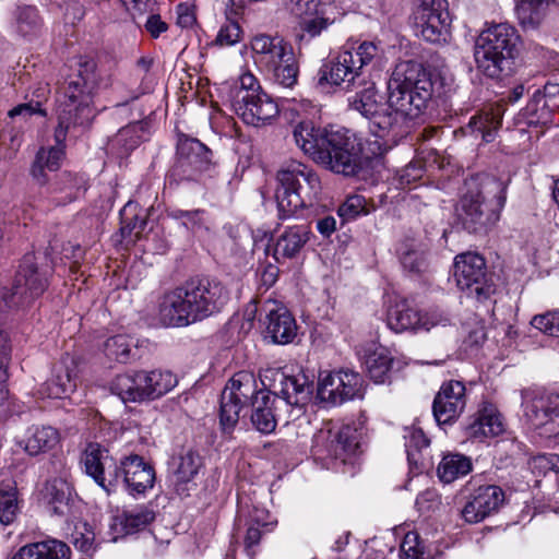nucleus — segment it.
Here are the masks:
<instances>
[{"label":"nucleus","mask_w":559,"mask_h":559,"mask_svg":"<svg viewBox=\"0 0 559 559\" xmlns=\"http://www.w3.org/2000/svg\"><path fill=\"white\" fill-rule=\"evenodd\" d=\"M145 29L153 38H158L159 35L168 29L166 22L162 21L157 14H152L145 22Z\"/></svg>","instance_id":"nucleus-59"},{"label":"nucleus","mask_w":559,"mask_h":559,"mask_svg":"<svg viewBox=\"0 0 559 559\" xmlns=\"http://www.w3.org/2000/svg\"><path fill=\"white\" fill-rule=\"evenodd\" d=\"M177 24L180 27L189 28L195 23V16L188 4H179L177 8Z\"/></svg>","instance_id":"nucleus-61"},{"label":"nucleus","mask_w":559,"mask_h":559,"mask_svg":"<svg viewBox=\"0 0 559 559\" xmlns=\"http://www.w3.org/2000/svg\"><path fill=\"white\" fill-rule=\"evenodd\" d=\"M420 36L429 43H439L448 33L450 13L447 0H419L414 12Z\"/></svg>","instance_id":"nucleus-17"},{"label":"nucleus","mask_w":559,"mask_h":559,"mask_svg":"<svg viewBox=\"0 0 559 559\" xmlns=\"http://www.w3.org/2000/svg\"><path fill=\"white\" fill-rule=\"evenodd\" d=\"M136 205L128 202L120 212L121 216V227L120 233L122 238H131L134 235L135 238H139L140 234L144 230L146 221L143 217H140L135 213Z\"/></svg>","instance_id":"nucleus-46"},{"label":"nucleus","mask_w":559,"mask_h":559,"mask_svg":"<svg viewBox=\"0 0 559 559\" xmlns=\"http://www.w3.org/2000/svg\"><path fill=\"white\" fill-rule=\"evenodd\" d=\"M471 471V459L460 453H448L443 455L438 465V476L440 480L445 484H450L467 475Z\"/></svg>","instance_id":"nucleus-36"},{"label":"nucleus","mask_w":559,"mask_h":559,"mask_svg":"<svg viewBox=\"0 0 559 559\" xmlns=\"http://www.w3.org/2000/svg\"><path fill=\"white\" fill-rule=\"evenodd\" d=\"M39 559H69L70 548L57 539H48L28 545Z\"/></svg>","instance_id":"nucleus-49"},{"label":"nucleus","mask_w":559,"mask_h":559,"mask_svg":"<svg viewBox=\"0 0 559 559\" xmlns=\"http://www.w3.org/2000/svg\"><path fill=\"white\" fill-rule=\"evenodd\" d=\"M242 35L243 33L238 22L227 16L226 23L218 31L215 43L221 47L234 46L241 40Z\"/></svg>","instance_id":"nucleus-52"},{"label":"nucleus","mask_w":559,"mask_h":559,"mask_svg":"<svg viewBox=\"0 0 559 559\" xmlns=\"http://www.w3.org/2000/svg\"><path fill=\"white\" fill-rule=\"evenodd\" d=\"M504 499V491L499 486H480L463 508L462 515L468 523H478L497 512L503 504Z\"/></svg>","instance_id":"nucleus-23"},{"label":"nucleus","mask_w":559,"mask_h":559,"mask_svg":"<svg viewBox=\"0 0 559 559\" xmlns=\"http://www.w3.org/2000/svg\"><path fill=\"white\" fill-rule=\"evenodd\" d=\"M53 265L46 254L23 257L11 288L0 289V310H25L46 292Z\"/></svg>","instance_id":"nucleus-6"},{"label":"nucleus","mask_w":559,"mask_h":559,"mask_svg":"<svg viewBox=\"0 0 559 559\" xmlns=\"http://www.w3.org/2000/svg\"><path fill=\"white\" fill-rule=\"evenodd\" d=\"M421 177V168L415 166V165H408L403 174L401 175V182L402 183H411L412 180H416Z\"/></svg>","instance_id":"nucleus-64"},{"label":"nucleus","mask_w":559,"mask_h":559,"mask_svg":"<svg viewBox=\"0 0 559 559\" xmlns=\"http://www.w3.org/2000/svg\"><path fill=\"white\" fill-rule=\"evenodd\" d=\"M379 56L380 49L373 41H362L356 48L345 47L320 68L318 82L352 91L364 82V68Z\"/></svg>","instance_id":"nucleus-8"},{"label":"nucleus","mask_w":559,"mask_h":559,"mask_svg":"<svg viewBox=\"0 0 559 559\" xmlns=\"http://www.w3.org/2000/svg\"><path fill=\"white\" fill-rule=\"evenodd\" d=\"M158 317L165 326H187L195 322L183 285L163 295Z\"/></svg>","instance_id":"nucleus-24"},{"label":"nucleus","mask_w":559,"mask_h":559,"mask_svg":"<svg viewBox=\"0 0 559 559\" xmlns=\"http://www.w3.org/2000/svg\"><path fill=\"white\" fill-rule=\"evenodd\" d=\"M183 286L195 322L219 312L229 300L228 289L216 280L192 278Z\"/></svg>","instance_id":"nucleus-13"},{"label":"nucleus","mask_w":559,"mask_h":559,"mask_svg":"<svg viewBox=\"0 0 559 559\" xmlns=\"http://www.w3.org/2000/svg\"><path fill=\"white\" fill-rule=\"evenodd\" d=\"M400 259L403 267L413 273L424 272L428 266L426 250L413 242L400 248Z\"/></svg>","instance_id":"nucleus-45"},{"label":"nucleus","mask_w":559,"mask_h":559,"mask_svg":"<svg viewBox=\"0 0 559 559\" xmlns=\"http://www.w3.org/2000/svg\"><path fill=\"white\" fill-rule=\"evenodd\" d=\"M453 276L456 286L467 297L475 298L477 301L488 299L495 292L486 276L485 260L477 253L466 252L456 255Z\"/></svg>","instance_id":"nucleus-14"},{"label":"nucleus","mask_w":559,"mask_h":559,"mask_svg":"<svg viewBox=\"0 0 559 559\" xmlns=\"http://www.w3.org/2000/svg\"><path fill=\"white\" fill-rule=\"evenodd\" d=\"M40 25L38 11L35 7L24 5L17 8L15 13V26L21 35H34L38 32Z\"/></svg>","instance_id":"nucleus-47"},{"label":"nucleus","mask_w":559,"mask_h":559,"mask_svg":"<svg viewBox=\"0 0 559 559\" xmlns=\"http://www.w3.org/2000/svg\"><path fill=\"white\" fill-rule=\"evenodd\" d=\"M243 405L235 400L229 392H222L219 407V424L224 432H231L239 421Z\"/></svg>","instance_id":"nucleus-44"},{"label":"nucleus","mask_w":559,"mask_h":559,"mask_svg":"<svg viewBox=\"0 0 559 559\" xmlns=\"http://www.w3.org/2000/svg\"><path fill=\"white\" fill-rule=\"evenodd\" d=\"M251 49L254 62L264 71L294 52L293 47L282 37L269 35L253 37Z\"/></svg>","instance_id":"nucleus-27"},{"label":"nucleus","mask_w":559,"mask_h":559,"mask_svg":"<svg viewBox=\"0 0 559 559\" xmlns=\"http://www.w3.org/2000/svg\"><path fill=\"white\" fill-rule=\"evenodd\" d=\"M76 381L70 368L60 365L55 369L52 378L45 383V393L48 397L63 399L74 392Z\"/></svg>","instance_id":"nucleus-38"},{"label":"nucleus","mask_w":559,"mask_h":559,"mask_svg":"<svg viewBox=\"0 0 559 559\" xmlns=\"http://www.w3.org/2000/svg\"><path fill=\"white\" fill-rule=\"evenodd\" d=\"M132 340L123 334L109 337L105 342V354L108 358L119 362H128L131 358Z\"/></svg>","instance_id":"nucleus-48"},{"label":"nucleus","mask_w":559,"mask_h":559,"mask_svg":"<svg viewBox=\"0 0 559 559\" xmlns=\"http://www.w3.org/2000/svg\"><path fill=\"white\" fill-rule=\"evenodd\" d=\"M293 136L305 154L328 170L350 177L364 167L361 145L345 128H321L302 120L295 126Z\"/></svg>","instance_id":"nucleus-3"},{"label":"nucleus","mask_w":559,"mask_h":559,"mask_svg":"<svg viewBox=\"0 0 559 559\" xmlns=\"http://www.w3.org/2000/svg\"><path fill=\"white\" fill-rule=\"evenodd\" d=\"M544 107L549 110L559 109V83H547L542 93Z\"/></svg>","instance_id":"nucleus-58"},{"label":"nucleus","mask_w":559,"mask_h":559,"mask_svg":"<svg viewBox=\"0 0 559 559\" xmlns=\"http://www.w3.org/2000/svg\"><path fill=\"white\" fill-rule=\"evenodd\" d=\"M506 199L504 183L488 178L479 189L463 195L456 209L457 219L468 233H486L499 221Z\"/></svg>","instance_id":"nucleus-7"},{"label":"nucleus","mask_w":559,"mask_h":559,"mask_svg":"<svg viewBox=\"0 0 559 559\" xmlns=\"http://www.w3.org/2000/svg\"><path fill=\"white\" fill-rule=\"evenodd\" d=\"M405 449L409 464L419 466L424 465V451L429 445V439L424 431L415 426L404 429Z\"/></svg>","instance_id":"nucleus-42"},{"label":"nucleus","mask_w":559,"mask_h":559,"mask_svg":"<svg viewBox=\"0 0 559 559\" xmlns=\"http://www.w3.org/2000/svg\"><path fill=\"white\" fill-rule=\"evenodd\" d=\"M503 431V424L497 409L489 405L478 412L477 417L467 427V435L474 439L495 437Z\"/></svg>","instance_id":"nucleus-33"},{"label":"nucleus","mask_w":559,"mask_h":559,"mask_svg":"<svg viewBox=\"0 0 559 559\" xmlns=\"http://www.w3.org/2000/svg\"><path fill=\"white\" fill-rule=\"evenodd\" d=\"M262 532L258 525H250L247 530L246 537H245V546L246 548L252 549L254 546H257L261 539Z\"/></svg>","instance_id":"nucleus-62"},{"label":"nucleus","mask_w":559,"mask_h":559,"mask_svg":"<svg viewBox=\"0 0 559 559\" xmlns=\"http://www.w3.org/2000/svg\"><path fill=\"white\" fill-rule=\"evenodd\" d=\"M231 107L245 123L259 127L275 118L277 104L261 88L251 73H243L231 91Z\"/></svg>","instance_id":"nucleus-11"},{"label":"nucleus","mask_w":559,"mask_h":559,"mask_svg":"<svg viewBox=\"0 0 559 559\" xmlns=\"http://www.w3.org/2000/svg\"><path fill=\"white\" fill-rule=\"evenodd\" d=\"M154 519L155 512L147 506H138L133 509L124 510L117 516V521L126 534H133L145 528Z\"/></svg>","instance_id":"nucleus-40"},{"label":"nucleus","mask_w":559,"mask_h":559,"mask_svg":"<svg viewBox=\"0 0 559 559\" xmlns=\"http://www.w3.org/2000/svg\"><path fill=\"white\" fill-rule=\"evenodd\" d=\"M447 321L445 317L437 312L421 313L407 300L395 301L386 312L388 326L396 333L408 330L428 332L436 325H444Z\"/></svg>","instance_id":"nucleus-19"},{"label":"nucleus","mask_w":559,"mask_h":559,"mask_svg":"<svg viewBox=\"0 0 559 559\" xmlns=\"http://www.w3.org/2000/svg\"><path fill=\"white\" fill-rule=\"evenodd\" d=\"M501 121L502 118L499 111H484L472 117L465 129L476 138L480 136L484 142L490 143L495 140Z\"/></svg>","instance_id":"nucleus-35"},{"label":"nucleus","mask_w":559,"mask_h":559,"mask_svg":"<svg viewBox=\"0 0 559 559\" xmlns=\"http://www.w3.org/2000/svg\"><path fill=\"white\" fill-rule=\"evenodd\" d=\"M213 162V152L198 139L181 136L177 144L176 167L187 178L207 171Z\"/></svg>","instance_id":"nucleus-20"},{"label":"nucleus","mask_w":559,"mask_h":559,"mask_svg":"<svg viewBox=\"0 0 559 559\" xmlns=\"http://www.w3.org/2000/svg\"><path fill=\"white\" fill-rule=\"evenodd\" d=\"M204 214L205 212L203 210H173L168 215L173 219L178 221L187 229L197 231L204 226Z\"/></svg>","instance_id":"nucleus-53"},{"label":"nucleus","mask_w":559,"mask_h":559,"mask_svg":"<svg viewBox=\"0 0 559 559\" xmlns=\"http://www.w3.org/2000/svg\"><path fill=\"white\" fill-rule=\"evenodd\" d=\"M465 385L451 380L441 385L437 393L432 412L438 424H450L462 414L466 405Z\"/></svg>","instance_id":"nucleus-21"},{"label":"nucleus","mask_w":559,"mask_h":559,"mask_svg":"<svg viewBox=\"0 0 559 559\" xmlns=\"http://www.w3.org/2000/svg\"><path fill=\"white\" fill-rule=\"evenodd\" d=\"M265 336L273 344L286 345L293 343L297 336V323L289 310L273 304L266 309L263 320Z\"/></svg>","instance_id":"nucleus-26"},{"label":"nucleus","mask_w":559,"mask_h":559,"mask_svg":"<svg viewBox=\"0 0 559 559\" xmlns=\"http://www.w3.org/2000/svg\"><path fill=\"white\" fill-rule=\"evenodd\" d=\"M520 36L509 23L492 24L476 38L474 59L479 72L490 79H502L512 70Z\"/></svg>","instance_id":"nucleus-5"},{"label":"nucleus","mask_w":559,"mask_h":559,"mask_svg":"<svg viewBox=\"0 0 559 559\" xmlns=\"http://www.w3.org/2000/svg\"><path fill=\"white\" fill-rule=\"evenodd\" d=\"M273 82L282 87L292 88L298 80L299 67L295 53H288L281 62H277L265 71Z\"/></svg>","instance_id":"nucleus-41"},{"label":"nucleus","mask_w":559,"mask_h":559,"mask_svg":"<svg viewBox=\"0 0 559 559\" xmlns=\"http://www.w3.org/2000/svg\"><path fill=\"white\" fill-rule=\"evenodd\" d=\"M402 559H423V547L417 533L409 532L405 535L401 545Z\"/></svg>","instance_id":"nucleus-56"},{"label":"nucleus","mask_w":559,"mask_h":559,"mask_svg":"<svg viewBox=\"0 0 559 559\" xmlns=\"http://www.w3.org/2000/svg\"><path fill=\"white\" fill-rule=\"evenodd\" d=\"M559 395L539 391H526L522 395L523 419L534 429L543 431L558 405L555 399Z\"/></svg>","instance_id":"nucleus-25"},{"label":"nucleus","mask_w":559,"mask_h":559,"mask_svg":"<svg viewBox=\"0 0 559 559\" xmlns=\"http://www.w3.org/2000/svg\"><path fill=\"white\" fill-rule=\"evenodd\" d=\"M364 395V380L353 370H338L320 378L317 399L331 406L344 402L361 399Z\"/></svg>","instance_id":"nucleus-15"},{"label":"nucleus","mask_w":559,"mask_h":559,"mask_svg":"<svg viewBox=\"0 0 559 559\" xmlns=\"http://www.w3.org/2000/svg\"><path fill=\"white\" fill-rule=\"evenodd\" d=\"M94 539V532L85 523L75 526V531L72 533V543L83 552H87L93 548Z\"/></svg>","instance_id":"nucleus-57"},{"label":"nucleus","mask_w":559,"mask_h":559,"mask_svg":"<svg viewBox=\"0 0 559 559\" xmlns=\"http://www.w3.org/2000/svg\"><path fill=\"white\" fill-rule=\"evenodd\" d=\"M367 202L362 195L354 194L348 197L337 210L338 216L344 221H353L359 215L368 214Z\"/></svg>","instance_id":"nucleus-51"},{"label":"nucleus","mask_w":559,"mask_h":559,"mask_svg":"<svg viewBox=\"0 0 559 559\" xmlns=\"http://www.w3.org/2000/svg\"><path fill=\"white\" fill-rule=\"evenodd\" d=\"M531 324L546 335L559 337V310L537 314Z\"/></svg>","instance_id":"nucleus-54"},{"label":"nucleus","mask_w":559,"mask_h":559,"mask_svg":"<svg viewBox=\"0 0 559 559\" xmlns=\"http://www.w3.org/2000/svg\"><path fill=\"white\" fill-rule=\"evenodd\" d=\"M201 466L202 459L198 452L192 449L185 450L177 457L173 459V481L178 492L185 490L181 486L190 483L195 477Z\"/></svg>","instance_id":"nucleus-31"},{"label":"nucleus","mask_w":559,"mask_h":559,"mask_svg":"<svg viewBox=\"0 0 559 559\" xmlns=\"http://www.w3.org/2000/svg\"><path fill=\"white\" fill-rule=\"evenodd\" d=\"M81 462L86 475L109 492L120 481L119 464L109 453L108 449L99 443H88Z\"/></svg>","instance_id":"nucleus-16"},{"label":"nucleus","mask_w":559,"mask_h":559,"mask_svg":"<svg viewBox=\"0 0 559 559\" xmlns=\"http://www.w3.org/2000/svg\"><path fill=\"white\" fill-rule=\"evenodd\" d=\"M365 367L374 383H385L390 379L393 357L388 348L372 346L366 350Z\"/></svg>","instance_id":"nucleus-32"},{"label":"nucleus","mask_w":559,"mask_h":559,"mask_svg":"<svg viewBox=\"0 0 559 559\" xmlns=\"http://www.w3.org/2000/svg\"><path fill=\"white\" fill-rule=\"evenodd\" d=\"M317 229L324 236H331L336 229V219L333 216H325L317 222Z\"/></svg>","instance_id":"nucleus-63"},{"label":"nucleus","mask_w":559,"mask_h":559,"mask_svg":"<svg viewBox=\"0 0 559 559\" xmlns=\"http://www.w3.org/2000/svg\"><path fill=\"white\" fill-rule=\"evenodd\" d=\"M551 0H516L514 13L524 32L539 29L547 20Z\"/></svg>","instance_id":"nucleus-29"},{"label":"nucleus","mask_w":559,"mask_h":559,"mask_svg":"<svg viewBox=\"0 0 559 559\" xmlns=\"http://www.w3.org/2000/svg\"><path fill=\"white\" fill-rule=\"evenodd\" d=\"M177 383L170 371L139 370L117 376L111 389L123 402L142 403L162 397Z\"/></svg>","instance_id":"nucleus-10"},{"label":"nucleus","mask_w":559,"mask_h":559,"mask_svg":"<svg viewBox=\"0 0 559 559\" xmlns=\"http://www.w3.org/2000/svg\"><path fill=\"white\" fill-rule=\"evenodd\" d=\"M47 87L40 86L36 91V100L20 104L10 110L9 115L11 118L22 116L24 118L32 117L34 115L46 116V111L41 108V103L46 99Z\"/></svg>","instance_id":"nucleus-50"},{"label":"nucleus","mask_w":559,"mask_h":559,"mask_svg":"<svg viewBox=\"0 0 559 559\" xmlns=\"http://www.w3.org/2000/svg\"><path fill=\"white\" fill-rule=\"evenodd\" d=\"M223 392H229L235 400L242 405L253 401L255 394L263 392L257 389V381L252 373L240 371L236 373L226 384Z\"/></svg>","instance_id":"nucleus-37"},{"label":"nucleus","mask_w":559,"mask_h":559,"mask_svg":"<svg viewBox=\"0 0 559 559\" xmlns=\"http://www.w3.org/2000/svg\"><path fill=\"white\" fill-rule=\"evenodd\" d=\"M313 453L341 464H353L361 453V432L354 426L320 430L313 439Z\"/></svg>","instance_id":"nucleus-12"},{"label":"nucleus","mask_w":559,"mask_h":559,"mask_svg":"<svg viewBox=\"0 0 559 559\" xmlns=\"http://www.w3.org/2000/svg\"><path fill=\"white\" fill-rule=\"evenodd\" d=\"M46 498L55 514L63 515L71 499V486L61 478H53L46 484Z\"/></svg>","instance_id":"nucleus-43"},{"label":"nucleus","mask_w":559,"mask_h":559,"mask_svg":"<svg viewBox=\"0 0 559 559\" xmlns=\"http://www.w3.org/2000/svg\"><path fill=\"white\" fill-rule=\"evenodd\" d=\"M277 182L275 198L283 218L311 205L321 189L318 175L299 162H292L278 170Z\"/></svg>","instance_id":"nucleus-9"},{"label":"nucleus","mask_w":559,"mask_h":559,"mask_svg":"<svg viewBox=\"0 0 559 559\" xmlns=\"http://www.w3.org/2000/svg\"><path fill=\"white\" fill-rule=\"evenodd\" d=\"M431 73L413 60L397 63L388 81V100L369 83L348 98L349 107L369 121L370 132L380 139L406 132L408 120L423 117L432 102Z\"/></svg>","instance_id":"nucleus-1"},{"label":"nucleus","mask_w":559,"mask_h":559,"mask_svg":"<svg viewBox=\"0 0 559 559\" xmlns=\"http://www.w3.org/2000/svg\"><path fill=\"white\" fill-rule=\"evenodd\" d=\"M20 511L16 484L11 477H5L0 483V523L12 524Z\"/></svg>","instance_id":"nucleus-34"},{"label":"nucleus","mask_w":559,"mask_h":559,"mask_svg":"<svg viewBox=\"0 0 559 559\" xmlns=\"http://www.w3.org/2000/svg\"><path fill=\"white\" fill-rule=\"evenodd\" d=\"M524 115L528 119V123H538V122H546L549 111L546 107H544L542 93L539 90H536L533 94L532 99L526 105L524 109Z\"/></svg>","instance_id":"nucleus-55"},{"label":"nucleus","mask_w":559,"mask_h":559,"mask_svg":"<svg viewBox=\"0 0 559 559\" xmlns=\"http://www.w3.org/2000/svg\"><path fill=\"white\" fill-rule=\"evenodd\" d=\"M555 402H557L558 405L550 415L542 436L559 440V397H556Z\"/></svg>","instance_id":"nucleus-60"},{"label":"nucleus","mask_w":559,"mask_h":559,"mask_svg":"<svg viewBox=\"0 0 559 559\" xmlns=\"http://www.w3.org/2000/svg\"><path fill=\"white\" fill-rule=\"evenodd\" d=\"M59 441V432L53 427L32 426L19 444L28 455L35 456L51 451Z\"/></svg>","instance_id":"nucleus-30"},{"label":"nucleus","mask_w":559,"mask_h":559,"mask_svg":"<svg viewBox=\"0 0 559 559\" xmlns=\"http://www.w3.org/2000/svg\"><path fill=\"white\" fill-rule=\"evenodd\" d=\"M273 389V394L270 392L255 394L251 405V423L258 431L265 435L273 432L276 427L277 397H281L286 405L301 409L311 400L313 382L304 372L286 374L277 371Z\"/></svg>","instance_id":"nucleus-4"},{"label":"nucleus","mask_w":559,"mask_h":559,"mask_svg":"<svg viewBox=\"0 0 559 559\" xmlns=\"http://www.w3.org/2000/svg\"><path fill=\"white\" fill-rule=\"evenodd\" d=\"M292 10L300 17V27L310 37L319 36L341 15L334 0H296Z\"/></svg>","instance_id":"nucleus-18"},{"label":"nucleus","mask_w":559,"mask_h":559,"mask_svg":"<svg viewBox=\"0 0 559 559\" xmlns=\"http://www.w3.org/2000/svg\"><path fill=\"white\" fill-rule=\"evenodd\" d=\"M120 480L132 496L143 495L155 483L154 467L138 454L124 456L119 463Z\"/></svg>","instance_id":"nucleus-22"},{"label":"nucleus","mask_w":559,"mask_h":559,"mask_svg":"<svg viewBox=\"0 0 559 559\" xmlns=\"http://www.w3.org/2000/svg\"><path fill=\"white\" fill-rule=\"evenodd\" d=\"M307 225L287 227L276 239L273 248V257L276 262L296 257L309 240Z\"/></svg>","instance_id":"nucleus-28"},{"label":"nucleus","mask_w":559,"mask_h":559,"mask_svg":"<svg viewBox=\"0 0 559 559\" xmlns=\"http://www.w3.org/2000/svg\"><path fill=\"white\" fill-rule=\"evenodd\" d=\"M144 128L140 122L131 123L121 128L110 140V148L116 150L119 155H128L143 141Z\"/></svg>","instance_id":"nucleus-39"},{"label":"nucleus","mask_w":559,"mask_h":559,"mask_svg":"<svg viewBox=\"0 0 559 559\" xmlns=\"http://www.w3.org/2000/svg\"><path fill=\"white\" fill-rule=\"evenodd\" d=\"M79 69L74 78L69 80L58 98V126L55 130L56 146L41 147L36 153L31 175L38 185H46V170L56 171L60 168L63 150L60 144L66 140L72 127L88 126L96 116L94 96L99 87L110 85V75H103L92 58H80Z\"/></svg>","instance_id":"nucleus-2"}]
</instances>
